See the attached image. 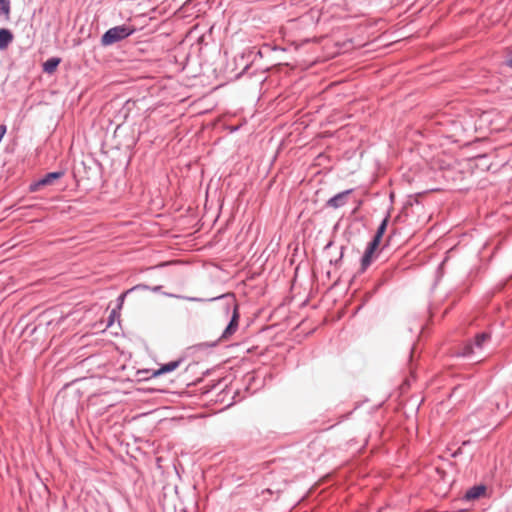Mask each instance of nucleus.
<instances>
[{
  "mask_svg": "<svg viewBox=\"0 0 512 512\" xmlns=\"http://www.w3.org/2000/svg\"><path fill=\"white\" fill-rule=\"evenodd\" d=\"M135 28L130 25H119L108 29L101 37V44L103 46H110L119 41H122L132 35Z\"/></svg>",
  "mask_w": 512,
  "mask_h": 512,
  "instance_id": "nucleus-1",
  "label": "nucleus"
},
{
  "mask_svg": "<svg viewBox=\"0 0 512 512\" xmlns=\"http://www.w3.org/2000/svg\"><path fill=\"white\" fill-rule=\"evenodd\" d=\"M490 339V335L486 332L479 333L475 336L473 342L466 343L459 353L461 356L470 357L477 353V351H481L483 345L488 342Z\"/></svg>",
  "mask_w": 512,
  "mask_h": 512,
  "instance_id": "nucleus-2",
  "label": "nucleus"
},
{
  "mask_svg": "<svg viewBox=\"0 0 512 512\" xmlns=\"http://www.w3.org/2000/svg\"><path fill=\"white\" fill-rule=\"evenodd\" d=\"M63 176H64L63 171L47 173L44 177L39 179L37 182L30 185V191L35 192V191H38L43 186L52 185L55 180L60 179Z\"/></svg>",
  "mask_w": 512,
  "mask_h": 512,
  "instance_id": "nucleus-3",
  "label": "nucleus"
},
{
  "mask_svg": "<svg viewBox=\"0 0 512 512\" xmlns=\"http://www.w3.org/2000/svg\"><path fill=\"white\" fill-rule=\"evenodd\" d=\"M238 326H239L238 305L235 304L234 308H233L232 318H231L229 324L227 325V327L225 328V330L223 331L222 335L220 336L219 341L220 340H224V341L229 340L232 337V335L237 331Z\"/></svg>",
  "mask_w": 512,
  "mask_h": 512,
  "instance_id": "nucleus-4",
  "label": "nucleus"
},
{
  "mask_svg": "<svg viewBox=\"0 0 512 512\" xmlns=\"http://www.w3.org/2000/svg\"><path fill=\"white\" fill-rule=\"evenodd\" d=\"M351 193H352V189L340 192V193L336 194L335 196L331 197L327 201L326 205L328 207H331V208H334V209L340 208V207L344 206L347 203V197Z\"/></svg>",
  "mask_w": 512,
  "mask_h": 512,
  "instance_id": "nucleus-5",
  "label": "nucleus"
},
{
  "mask_svg": "<svg viewBox=\"0 0 512 512\" xmlns=\"http://www.w3.org/2000/svg\"><path fill=\"white\" fill-rule=\"evenodd\" d=\"M14 39L13 33L6 28L0 29V50H5Z\"/></svg>",
  "mask_w": 512,
  "mask_h": 512,
  "instance_id": "nucleus-6",
  "label": "nucleus"
},
{
  "mask_svg": "<svg viewBox=\"0 0 512 512\" xmlns=\"http://www.w3.org/2000/svg\"><path fill=\"white\" fill-rule=\"evenodd\" d=\"M486 487L484 485H478L470 488L465 493L464 498L468 501L480 498L485 494Z\"/></svg>",
  "mask_w": 512,
  "mask_h": 512,
  "instance_id": "nucleus-7",
  "label": "nucleus"
},
{
  "mask_svg": "<svg viewBox=\"0 0 512 512\" xmlns=\"http://www.w3.org/2000/svg\"><path fill=\"white\" fill-rule=\"evenodd\" d=\"M181 360L171 361L167 364L162 365L158 370L153 372V376L157 377L162 374L172 372L180 366Z\"/></svg>",
  "mask_w": 512,
  "mask_h": 512,
  "instance_id": "nucleus-8",
  "label": "nucleus"
},
{
  "mask_svg": "<svg viewBox=\"0 0 512 512\" xmlns=\"http://www.w3.org/2000/svg\"><path fill=\"white\" fill-rule=\"evenodd\" d=\"M374 254L375 253H373L372 251H369L367 249L365 250L364 255L361 259V269L363 271H365L372 263V261L374 259Z\"/></svg>",
  "mask_w": 512,
  "mask_h": 512,
  "instance_id": "nucleus-9",
  "label": "nucleus"
},
{
  "mask_svg": "<svg viewBox=\"0 0 512 512\" xmlns=\"http://www.w3.org/2000/svg\"><path fill=\"white\" fill-rule=\"evenodd\" d=\"M59 63H60V59H58V58H50V59H48L44 63L43 69L47 73H52V72H54L56 70V68L59 65Z\"/></svg>",
  "mask_w": 512,
  "mask_h": 512,
  "instance_id": "nucleus-10",
  "label": "nucleus"
},
{
  "mask_svg": "<svg viewBox=\"0 0 512 512\" xmlns=\"http://www.w3.org/2000/svg\"><path fill=\"white\" fill-rule=\"evenodd\" d=\"M388 221H389V216H386L382 220L381 224L379 225V227H378V229L376 231V234L374 235L373 238H377L378 240L381 241V239H382V237H383V235H384V233L386 231V228H387V225H388Z\"/></svg>",
  "mask_w": 512,
  "mask_h": 512,
  "instance_id": "nucleus-11",
  "label": "nucleus"
},
{
  "mask_svg": "<svg viewBox=\"0 0 512 512\" xmlns=\"http://www.w3.org/2000/svg\"><path fill=\"white\" fill-rule=\"evenodd\" d=\"M0 14L4 15L6 19L10 16V1L0 0Z\"/></svg>",
  "mask_w": 512,
  "mask_h": 512,
  "instance_id": "nucleus-12",
  "label": "nucleus"
},
{
  "mask_svg": "<svg viewBox=\"0 0 512 512\" xmlns=\"http://www.w3.org/2000/svg\"><path fill=\"white\" fill-rule=\"evenodd\" d=\"M380 240H378L377 238H373L371 242H369L368 246H367V250L369 251H372L373 253H375V251L378 249L379 245H380Z\"/></svg>",
  "mask_w": 512,
  "mask_h": 512,
  "instance_id": "nucleus-13",
  "label": "nucleus"
},
{
  "mask_svg": "<svg viewBox=\"0 0 512 512\" xmlns=\"http://www.w3.org/2000/svg\"><path fill=\"white\" fill-rule=\"evenodd\" d=\"M505 64H506L507 66H509V67H512V59H507V60L505 61Z\"/></svg>",
  "mask_w": 512,
  "mask_h": 512,
  "instance_id": "nucleus-14",
  "label": "nucleus"
}]
</instances>
